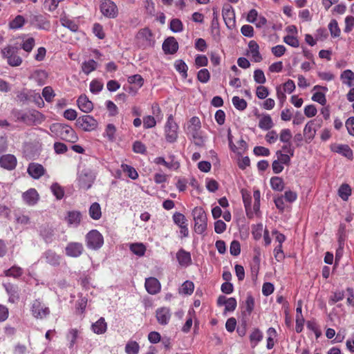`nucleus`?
I'll list each match as a JSON object with an SVG mask.
<instances>
[{
	"instance_id": "obj_1",
	"label": "nucleus",
	"mask_w": 354,
	"mask_h": 354,
	"mask_svg": "<svg viewBox=\"0 0 354 354\" xmlns=\"http://www.w3.org/2000/svg\"><path fill=\"white\" fill-rule=\"evenodd\" d=\"M50 131L57 138L74 143L78 136L75 130L69 125L62 123H54L50 126Z\"/></svg>"
},
{
	"instance_id": "obj_2",
	"label": "nucleus",
	"mask_w": 354,
	"mask_h": 354,
	"mask_svg": "<svg viewBox=\"0 0 354 354\" xmlns=\"http://www.w3.org/2000/svg\"><path fill=\"white\" fill-rule=\"evenodd\" d=\"M19 48L17 46L8 45L1 49V55L6 59L11 66H19L22 63L21 57L18 55Z\"/></svg>"
},
{
	"instance_id": "obj_3",
	"label": "nucleus",
	"mask_w": 354,
	"mask_h": 354,
	"mask_svg": "<svg viewBox=\"0 0 354 354\" xmlns=\"http://www.w3.org/2000/svg\"><path fill=\"white\" fill-rule=\"evenodd\" d=\"M192 216L194 221V231L201 234L207 229V215L201 207H196L192 210Z\"/></svg>"
},
{
	"instance_id": "obj_4",
	"label": "nucleus",
	"mask_w": 354,
	"mask_h": 354,
	"mask_svg": "<svg viewBox=\"0 0 354 354\" xmlns=\"http://www.w3.org/2000/svg\"><path fill=\"white\" fill-rule=\"evenodd\" d=\"M85 241L87 248L94 250L100 249L104 244L103 236L96 230L88 232Z\"/></svg>"
},
{
	"instance_id": "obj_5",
	"label": "nucleus",
	"mask_w": 354,
	"mask_h": 354,
	"mask_svg": "<svg viewBox=\"0 0 354 354\" xmlns=\"http://www.w3.org/2000/svg\"><path fill=\"white\" fill-rule=\"evenodd\" d=\"M178 126L174 121L172 115H170L165 125V136L168 142L173 143L178 137Z\"/></svg>"
},
{
	"instance_id": "obj_6",
	"label": "nucleus",
	"mask_w": 354,
	"mask_h": 354,
	"mask_svg": "<svg viewBox=\"0 0 354 354\" xmlns=\"http://www.w3.org/2000/svg\"><path fill=\"white\" fill-rule=\"evenodd\" d=\"M96 178L95 173L90 169H84L78 176V185L81 189L88 190L92 187Z\"/></svg>"
},
{
	"instance_id": "obj_7",
	"label": "nucleus",
	"mask_w": 354,
	"mask_h": 354,
	"mask_svg": "<svg viewBox=\"0 0 354 354\" xmlns=\"http://www.w3.org/2000/svg\"><path fill=\"white\" fill-rule=\"evenodd\" d=\"M28 21L31 26L39 30H48L50 28V21L46 16L41 14L30 13Z\"/></svg>"
},
{
	"instance_id": "obj_8",
	"label": "nucleus",
	"mask_w": 354,
	"mask_h": 354,
	"mask_svg": "<svg viewBox=\"0 0 354 354\" xmlns=\"http://www.w3.org/2000/svg\"><path fill=\"white\" fill-rule=\"evenodd\" d=\"M75 125L84 131H92L97 128L98 122L90 115H84L77 119Z\"/></svg>"
},
{
	"instance_id": "obj_9",
	"label": "nucleus",
	"mask_w": 354,
	"mask_h": 354,
	"mask_svg": "<svg viewBox=\"0 0 354 354\" xmlns=\"http://www.w3.org/2000/svg\"><path fill=\"white\" fill-rule=\"evenodd\" d=\"M31 313L35 318L42 319L50 314V310L39 299H35L31 306Z\"/></svg>"
},
{
	"instance_id": "obj_10",
	"label": "nucleus",
	"mask_w": 354,
	"mask_h": 354,
	"mask_svg": "<svg viewBox=\"0 0 354 354\" xmlns=\"http://www.w3.org/2000/svg\"><path fill=\"white\" fill-rule=\"evenodd\" d=\"M223 18L226 26L229 29H233L236 26L235 12L232 6L225 4L222 9Z\"/></svg>"
},
{
	"instance_id": "obj_11",
	"label": "nucleus",
	"mask_w": 354,
	"mask_h": 354,
	"mask_svg": "<svg viewBox=\"0 0 354 354\" xmlns=\"http://www.w3.org/2000/svg\"><path fill=\"white\" fill-rule=\"evenodd\" d=\"M100 11L108 18H115L118 14V7L111 0H104L100 5Z\"/></svg>"
},
{
	"instance_id": "obj_12",
	"label": "nucleus",
	"mask_w": 354,
	"mask_h": 354,
	"mask_svg": "<svg viewBox=\"0 0 354 354\" xmlns=\"http://www.w3.org/2000/svg\"><path fill=\"white\" fill-rule=\"evenodd\" d=\"M84 246L79 242H70L65 248V253L67 256L77 258L82 254Z\"/></svg>"
},
{
	"instance_id": "obj_13",
	"label": "nucleus",
	"mask_w": 354,
	"mask_h": 354,
	"mask_svg": "<svg viewBox=\"0 0 354 354\" xmlns=\"http://www.w3.org/2000/svg\"><path fill=\"white\" fill-rule=\"evenodd\" d=\"M313 91H317L312 95V100L325 106L326 104V97L325 93L328 92V89L326 86L315 85L313 87Z\"/></svg>"
},
{
	"instance_id": "obj_14",
	"label": "nucleus",
	"mask_w": 354,
	"mask_h": 354,
	"mask_svg": "<svg viewBox=\"0 0 354 354\" xmlns=\"http://www.w3.org/2000/svg\"><path fill=\"white\" fill-rule=\"evenodd\" d=\"M187 135L192 138L195 145L200 147L205 146V137L203 135L201 129H187Z\"/></svg>"
},
{
	"instance_id": "obj_15",
	"label": "nucleus",
	"mask_w": 354,
	"mask_h": 354,
	"mask_svg": "<svg viewBox=\"0 0 354 354\" xmlns=\"http://www.w3.org/2000/svg\"><path fill=\"white\" fill-rule=\"evenodd\" d=\"M42 120L43 115L36 110H31L25 112L24 122L28 125L39 124Z\"/></svg>"
},
{
	"instance_id": "obj_16",
	"label": "nucleus",
	"mask_w": 354,
	"mask_h": 354,
	"mask_svg": "<svg viewBox=\"0 0 354 354\" xmlns=\"http://www.w3.org/2000/svg\"><path fill=\"white\" fill-rule=\"evenodd\" d=\"M156 164L162 165L170 170H177L180 167V162L173 154L168 156L167 160L162 157L156 158Z\"/></svg>"
},
{
	"instance_id": "obj_17",
	"label": "nucleus",
	"mask_w": 354,
	"mask_h": 354,
	"mask_svg": "<svg viewBox=\"0 0 354 354\" xmlns=\"http://www.w3.org/2000/svg\"><path fill=\"white\" fill-rule=\"evenodd\" d=\"M17 160L16 157L12 154L3 155L0 158V165L3 168L11 171L15 169Z\"/></svg>"
},
{
	"instance_id": "obj_18",
	"label": "nucleus",
	"mask_w": 354,
	"mask_h": 354,
	"mask_svg": "<svg viewBox=\"0 0 354 354\" xmlns=\"http://www.w3.org/2000/svg\"><path fill=\"white\" fill-rule=\"evenodd\" d=\"M22 198L26 205L33 206L38 202L39 195L35 189L30 188L23 193Z\"/></svg>"
},
{
	"instance_id": "obj_19",
	"label": "nucleus",
	"mask_w": 354,
	"mask_h": 354,
	"mask_svg": "<svg viewBox=\"0 0 354 354\" xmlns=\"http://www.w3.org/2000/svg\"><path fill=\"white\" fill-rule=\"evenodd\" d=\"M176 259L179 265L182 267L187 268L192 265V260L189 252L186 251L183 248H180L176 253Z\"/></svg>"
},
{
	"instance_id": "obj_20",
	"label": "nucleus",
	"mask_w": 354,
	"mask_h": 354,
	"mask_svg": "<svg viewBox=\"0 0 354 354\" xmlns=\"http://www.w3.org/2000/svg\"><path fill=\"white\" fill-rule=\"evenodd\" d=\"M27 172L33 178L38 179L44 174L45 169L39 163L32 162L29 164Z\"/></svg>"
},
{
	"instance_id": "obj_21",
	"label": "nucleus",
	"mask_w": 354,
	"mask_h": 354,
	"mask_svg": "<svg viewBox=\"0 0 354 354\" xmlns=\"http://www.w3.org/2000/svg\"><path fill=\"white\" fill-rule=\"evenodd\" d=\"M255 115L259 118L258 126L261 129L268 131L273 127L274 123L269 114L256 113Z\"/></svg>"
},
{
	"instance_id": "obj_22",
	"label": "nucleus",
	"mask_w": 354,
	"mask_h": 354,
	"mask_svg": "<svg viewBox=\"0 0 354 354\" xmlns=\"http://www.w3.org/2000/svg\"><path fill=\"white\" fill-rule=\"evenodd\" d=\"M41 259H44L47 263L53 266H57L60 263L61 257L55 251L48 250L43 253Z\"/></svg>"
},
{
	"instance_id": "obj_23",
	"label": "nucleus",
	"mask_w": 354,
	"mask_h": 354,
	"mask_svg": "<svg viewBox=\"0 0 354 354\" xmlns=\"http://www.w3.org/2000/svg\"><path fill=\"white\" fill-rule=\"evenodd\" d=\"M178 49V44L174 37L166 39L162 44V50L166 54H174Z\"/></svg>"
},
{
	"instance_id": "obj_24",
	"label": "nucleus",
	"mask_w": 354,
	"mask_h": 354,
	"mask_svg": "<svg viewBox=\"0 0 354 354\" xmlns=\"http://www.w3.org/2000/svg\"><path fill=\"white\" fill-rule=\"evenodd\" d=\"M332 151L341 154L342 156L346 157L348 160H352L353 158V150L348 145H336L332 148Z\"/></svg>"
},
{
	"instance_id": "obj_25",
	"label": "nucleus",
	"mask_w": 354,
	"mask_h": 354,
	"mask_svg": "<svg viewBox=\"0 0 354 354\" xmlns=\"http://www.w3.org/2000/svg\"><path fill=\"white\" fill-rule=\"evenodd\" d=\"M171 313L169 308L163 307L156 310V319L162 325H166L171 319Z\"/></svg>"
},
{
	"instance_id": "obj_26",
	"label": "nucleus",
	"mask_w": 354,
	"mask_h": 354,
	"mask_svg": "<svg viewBox=\"0 0 354 354\" xmlns=\"http://www.w3.org/2000/svg\"><path fill=\"white\" fill-rule=\"evenodd\" d=\"M77 104L79 109L86 113H90L93 109L92 102L88 100L86 95H80L77 100Z\"/></svg>"
},
{
	"instance_id": "obj_27",
	"label": "nucleus",
	"mask_w": 354,
	"mask_h": 354,
	"mask_svg": "<svg viewBox=\"0 0 354 354\" xmlns=\"http://www.w3.org/2000/svg\"><path fill=\"white\" fill-rule=\"evenodd\" d=\"M249 52L252 56V61L254 62H260L263 58L259 53V46L257 41L251 40L248 44Z\"/></svg>"
},
{
	"instance_id": "obj_28",
	"label": "nucleus",
	"mask_w": 354,
	"mask_h": 354,
	"mask_svg": "<svg viewBox=\"0 0 354 354\" xmlns=\"http://www.w3.org/2000/svg\"><path fill=\"white\" fill-rule=\"evenodd\" d=\"M6 292L9 295L8 301L11 303H15L19 300L18 288L12 283H6L3 285Z\"/></svg>"
},
{
	"instance_id": "obj_29",
	"label": "nucleus",
	"mask_w": 354,
	"mask_h": 354,
	"mask_svg": "<svg viewBox=\"0 0 354 354\" xmlns=\"http://www.w3.org/2000/svg\"><path fill=\"white\" fill-rule=\"evenodd\" d=\"M92 330L96 334H103L106 332L107 324L103 317H100L91 326Z\"/></svg>"
},
{
	"instance_id": "obj_30",
	"label": "nucleus",
	"mask_w": 354,
	"mask_h": 354,
	"mask_svg": "<svg viewBox=\"0 0 354 354\" xmlns=\"http://www.w3.org/2000/svg\"><path fill=\"white\" fill-rule=\"evenodd\" d=\"M66 220L69 225L77 227L81 221V214L77 211L69 212Z\"/></svg>"
},
{
	"instance_id": "obj_31",
	"label": "nucleus",
	"mask_w": 354,
	"mask_h": 354,
	"mask_svg": "<svg viewBox=\"0 0 354 354\" xmlns=\"http://www.w3.org/2000/svg\"><path fill=\"white\" fill-rule=\"evenodd\" d=\"M315 123L313 120H310L306 124L304 129V136L306 140H311L315 135Z\"/></svg>"
},
{
	"instance_id": "obj_32",
	"label": "nucleus",
	"mask_w": 354,
	"mask_h": 354,
	"mask_svg": "<svg viewBox=\"0 0 354 354\" xmlns=\"http://www.w3.org/2000/svg\"><path fill=\"white\" fill-rule=\"evenodd\" d=\"M342 83L346 84L348 86H353L354 83V73L349 70H345L340 76Z\"/></svg>"
},
{
	"instance_id": "obj_33",
	"label": "nucleus",
	"mask_w": 354,
	"mask_h": 354,
	"mask_svg": "<svg viewBox=\"0 0 354 354\" xmlns=\"http://www.w3.org/2000/svg\"><path fill=\"white\" fill-rule=\"evenodd\" d=\"M97 62L94 59H89L85 61L82 64V71L86 75H88L92 71H94L97 67Z\"/></svg>"
},
{
	"instance_id": "obj_34",
	"label": "nucleus",
	"mask_w": 354,
	"mask_h": 354,
	"mask_svg": "<svg viewBox=\"0 0 354 354\" xmlns=\"http://www.w3.org/2000/svg\"><path fill=\"white\" fill-rule=\"evenodd\" d=\"M116 127L113 124H108L105 128L103 136L110 142L115 140Z\"/></svg>"
},
{
	"instance_id": "obj_35",
	"label": "nucleus",
	"mask_w": 354,
	"mask_h": 354,
	"mask_svg": "<svg viewBox=\"0 0 354 354\" xmlns=\"http://www.w3.org/2000/svg\"><path fill=\"white\" fill-rule=\"evenodd\" d=\"M60 22L61 24L65 27L69 29L72 32H77L79 29V26L77 23H75L74 21L68 19L66 17H62L60 18Z\"/></svg>"
},
{
	"instance_id": "obj_36",
	"label": "nucleus",
	"mask_w": 354,
	"mask_h": 354,
	"mask_svg": "<svg viewBox=\"0 0 354 354\" xmlns=\"http://www.w3.org/2000/svg\"><path fill=\"white\" fill-rule=\"evenodd\" d=\"M40 235L46 243H51L54 236L53 230L48 226H44L40 229Z\"/></svg>"
},
{
	"instance_id": "obj_37",
	"label": "nucleus",
	"mask_w": 354,
	"mask_h": 354,
	"mask_svg": "<svg viewBox=\"0 0 354 354\" xmlns=\"http://www.w3.org/2000/svg\"><path fill=\"white\" fill-rule=\"evenodd\" d=\"M339 196L344 201H348V197L351 195V188L348 184H342L338 189Z\"/></svg>"
},
{
	"instance_id": "obj_38",
	"label": "nucleus",
	"mask_w": 354,
	"mask_h": 354,
	"mask_svg": "<svg viewBox=\"0 0 354 354\" xmlns=\"http://www.w3.org/2000/svg\"><path fill=\"white\" fill-rule=\"evenodd\" d=\"M174 67L176 70L181 74L183 78L187 77V71L188 66L185 64V62L182 59H178L174 63Z\"/></svg>"
},
{
	"instance_id": "obj_39",
	"label": "nucleus",
	"mask_w": 354,
	"mask_h": 354,
	"mask_svg": "<svg viewBox=\"0 0 354 354\" xmlns=\"http://www.w3.org/2000/svg\"><path fill=\"white\" fill-rule=\"evenodd\" d=\"M89 216L94 220H98L102 216L101 207L99 203H93L89 208Z\"/></svg>"
},
{
	"instance_id": "obj_40",
	"label": "nucleus",
	"mask_w": 354,
	"mask_h": 354,
	"mask_svg": "<svg viewBox=\"0 0 354 354\" xmlns=\"http://www.w3.org/2000/svg\"><path fill=\"white\" fill-rule=\"evenodd\" d=\"M270 186L273 190L281 192L284 188L283 180L278 176H274L270 178Z\"/></svg>"
},
{
	"instance_id": "obj_41",
	"label": "nucleus",
	"mask_w": 354,
	"mask_h": 354,
	"mask_svg": "<svg viewBox=\"0 0 354 354\" xmlns=\"http://www.w3.org/2000/svg\"><path fill=\"white\" fill-rule=\"evenodd\" d=\"M130 250L136 255L142 257L145 254L146 248L140 243H131L129 245Z\"/></svg>"
},
{
	"instance_id": "obj_42",
	"label": "nucleus",
	"mask_w": 354,
	"mask_h": 354,
	"mask_svg": "<svg viewBox=\"0 0 354 354\" xmlns=\"http://www.w3.org/2000/svg\"><path fill=\"white\" fill-rule=\"evenodd\" d=\"M26 23V20L22 15H17L13 20H12L9 26L11 29L17 30L21 28Z\"/></svg>"
},
{
	"instance_id": "obj_43",
	"label": "nucleus",
	"mask_w": 354,
	"mask_h": 354,
	"mask_svg": "<svg viewBox=\"0 0 354 354\" xmlns=\"http://www.w3.org/2000/svg\"><path fill=\"white\" fill-rule=\"evenodd\" d=\"M5 275L7 277H12L14 278H18L23 274V270L21 268L13 266L10 268L5 270Z\"/></svg>"
},
{
	"instance_id": "obj_44",
	"label": "nucleus",
	"mask_w": 354,
	"mask_h": 354,
	"mask_svg": "<svg viewBox=\"0 0 354 354\" xmlns=\"http://www.w3.org/2000/svg\"><path fill=\"white\" fill-rule=\"evenodd\" d=\"M194 290V284L191 281H185L179 290L180 293L184 294V295H190L193 293Z\"/></svg>"
},
{
	"instance_id": "obj_45",
	"label": "nucleus",
	"mask_w": 354,
	"mask_h": 354,
	"mask_svg": "<svg viewBox=\"0 0 354 354\" xmlns=\"http://www.w3.org/2000/svg\"><path fill=\"white\" fill-rule=\"evenodd\" d=\"M328 29L332 37H338L340 35L341 30L339 28L337 21L335 19H332L330 21L328 24Z\"/></svg>"
},
{
	"instance_id": "obj_46",
	"label": "nucleus",
	"mask_w": 354,
	"mask_h": 354,
	"mask_svg": "<svg viewBox=\"0 0 354 354\" xmlns=\"http://www.w3.org/2000/svg\"><path fill=\"white\" fill-rule=\"evenodd\" d=\"M212 34L215 39L220 36L218 14L215 11L213 12V19L212 21Z\"/></svg>"
},
{
	"instance_id": "obj_47",
	"label": "nucleus",
	"mask_w": 354,
	"mask_h": 354,
	"mask_svg": "<svg viewBox=\"0 0 354 354\" xmlns=\"http://www.w3.org/2000/svg\"><path fill=\"white\" fill-rule=\"evenodd\" d=\"M232 102L234 107L239 111H243L247 108V102L238 96H234Z\"/></svg>"
},
{
	"instance_id": "obj_48",
	"label": "nucleus",
	"mask_w": 354,
	"mask_h": 354,
	"mask_svg": "<svg viewBox=\"0 0 354 354\" xmlns=\"http://www.w3.org/2000/svg\"><path fill=\"white\" fill-rule=\"evenodd\" d=\"M122 168L124 173H125L130 178L133 180L138 178V174L134 167L128 165L122 164Z\"/></svg>"
},
{
	"instance_id": "obj_49",
	"label": "nucleus",
	"mask_w": 354,
	"mask_h": 354,
	"mask_svg": "<svg viewBox=\"0 0 354 354\" xmlns=\"http://www.w3.org/2000/svg\"><path fill=\"white\" fill-rule=\"evenodd\" d=\"M50 189L57 200H61L64 197V189L58 183H53L50 187Z\"/></svg>"
},
{
	"instance_id": "obj_50",
	"label": "nucleus",
	"mask_w": 354,
	"mask_h": 354,
	"mask_svg": "<svg viewBox=\"0 0 354 354\" xmlns=\"http://www.w3.org/2000/svg\"><path fill=\"white\" fill-rule=\"evenodd\" d=\"M243 201L248 217H252L253 212L251 210L252 197L250 194H243Z\"/></svg>"
},
{
	"instance_id": "obj_51",
	"label": "nucleus",
	"mask_w": 354,
	"mask_h": 354,
	"mask_svg": "<svg viewBox=\"0 0 354 354\" xmlns=\"http://www.w3.org/2000/svg\"><path fill=\"white\" fill-rule=\"evenodd\" d=\"M35 45V41L33 37H29L23 41L21 48L26 53H29L32 51Z\"/></svg>"
},
{
	"instance_id": "obj_52",
	"label": "nucleus",
	"mask_w": 354,
	"mask_h": 354,
	"mask_svg": "<svg viewBox=\"0 0 354 354\" xmlns=\"http://www.w3.org/2000/svg\"><path fill=\"white\" fill-rule=\"evenodd\" d=\"M173 220L175 224L179 227L182 225H188L187 220L184 214L180 212H176L173 215Z\"/></svg>"
},
{
	"instance_id": "obj_53",
	"label": "nucleus",
	"mask_w": 354,
	"mask_h": 354,
	"mask_svg": "<svg viewBox=\"0 0 354 354\" xmlns=\"http://www.w3.org/2000/svg\"><path fill=\"white\" fill-rule=\"evenodd\" d=\"M42 96L47 102L53 101L55 93L51 86H46L42 90Z\"/></svg>"
},
{
	"instance_id": "obj_54",
	"label": "nucleus",
	"mask_w": 354,
	"mask_h": 354,
	"mask_svg": "<svg viewBox=\"0 0 354 354\" xmlns=\"http://www.w3.org/2000/svg\"><path fill=\"white\" fill-rule=\"evenodd\" d=\"M152 32L149 28H143L140 30L138 35L137 38L139 39L145 40L147 42H151V39L152 37Z\"/></svg>"
},
{
	"instance_id": "obj_55",
	"label": "nucleus",
	"mask_w": 354,
	"mask_h": 354,
	"mask_svg": "<svg viewBox=\"0 0 354 354\" xmlns=\"http://www.w3.org/2000/svg\"><path fill=\"white\" fill-rule=\"evenodd\" d=\"M279 137L281 142L283 143H289L290 142L292 135L289 129H283L280 131Z\"/></svg>"
},
{
	"instance_id": "obj_56",
	"label": "nucleus",
	"mask_w": 354,
	"mask_h": 354,
	"mask_svg": "<svg viewBox=\"0 0 354 354\" xmlns=\"http://www.w3.org/2000/svg\"><path fill=\"white\" fill-rule=\"evenodd\" d=\"M104 84L97 80H93L90 83V91L92 93L97 94L103 88Z\"/></svg>"
},
{
	"instance_id": "obj_57",
	"label": "nucleus",
	"mask_w": 354,
	"mask_h": 354,
	"mask_svg": "<svg viewBox=\"0 0 354 354\" xmlns=\"http://www.w3.org/2000/svg\"><path fill=\"white\" fill-rule=\"evenodd\" d=\"M197 79L201 83H207L210 79V73L207 68L201 69L197 74Z\"/></svg>"
},
{
	"instance_id": "obj_58",
	"label": "nucleus",
	"mask_w": 354,
	"mask_h": 354,
	"mask_svg": "<svg viewBox=\"0 0 354 354\" xmlns=\"http://www.w3.org/2000/svg\"><path fill=\"white\" fill-rule=\"evenodd\" d=\"M254 80L256 83L259 84H263L266 83V78L261 69H256L254 71Z\"/></svg>"
},
{
	"instance_id": "obj_59",
	"label": "nucleus",
	"mask_w": 354,
	"mask_h": 354,
	"mask_svg": "<svg viewBox=\"0 0 354 354\" xmlns=\"http://www.w3.org/2000/svg\"><path fill=\"white\" fill-rule=\"evenodd\" d=\"M125 351L127 354H138L139 345L136 342H129L126 344Z\"/></svg>"
},
{
	"instance_id": "obj_60",
	"label": "nucleus",
	"mask_w": 354,
	"mask_h": 354,
	"mask_svg": "<svg viewBox=\"0 0 354 354\" xmlns=\"http://www.w3.org/2000/svg\"><path fill=\"white\" fill-rule=\"evenodd\" d=\"M194 64L197 68L207 66L208 59L205 55H197L195 57Z\"/></svg>"
},
{
	"instance_id": "obj_61",
	"label": "nucleus",
	"mask_w": 354,
	"mask_h": 354,
	"mask_svg": "<svg viewBox=\"0 0 354 354\" xmlns=\"http://www.w3.org/2000/svg\"><path fill=\"white\" fill-rule=\"evenodd\" d=\"M277 156V160H279L281 164H284L286 165H289L290 162V155L288 153H283L282 151L279 150L276 153Z\"/></svg>"
},
{
	"instance_id": "obj_62",
	"label": "nucleus",
	"mask_w": 354,
	"mask_h": 354,
	"mask_svg": "<svg viewBox=\"0 0 354 354\" xmlns=\"http://www.w3.org/2000/svg\"><path fill=\"white\" fill-rule=\"evenodd\" d=\"M170 29L174 32H178L183 30V25L178 19H174L170 22Z\"/></svg>"
},
{
	"instance_id": "obj_63",
	"label": "nucleus",
	"mask_w": 354,
	"mask_h": 354,
	"mask_svg": "<svg viewBox=\"0 0 354 354\" xmlns=\"http://www.w3.org/2000/svg\"><path fill=\"white\" fill-rule=\"evenodd\" d=\"M256 95L261 100L266 99L269 95V91L267 87L260 85L257 87Z\"/></svg>"
},
{
	"instance_id": "obj_64",
	"label": "nucleus",
	"mask_w": 354,
	"mask_h": 354,
	"mask_svg": "<svg viewBox=\"0 0 354 354\" xmlns=\"http://www.w3.org/2000/svg\"><path fill=\"white\" fill-rule=\"evenodd\" d=\"M348 133L354 137V116L348 118L345 122Z\"/></svg>"
}]
</instances>
